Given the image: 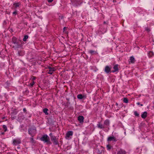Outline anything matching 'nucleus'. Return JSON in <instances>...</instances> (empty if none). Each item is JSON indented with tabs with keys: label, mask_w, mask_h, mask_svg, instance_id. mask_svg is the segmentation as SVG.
<instances>
[{
	"label": "nucleus",
	"mask_w": 154,
	"mask_h": 154,
	"mask_svg": "<svg viewBox=\"0 0 154 154\" xmlns=\"http://www.w3.org/2000/svg\"><path fill=\"white\" fill-rule=\"evenodd\" d=\"M123 102L125 103H128V100L127 98H125L123 100Z\"/></svg>",
	"instance_id": "20"
},
{
	"label": "nucleus",
	"mask_w": 154,
	"mask_h": 154,
	"mask_svg": "<svg viewBox=\"0 0 154 154\" xmlns=\"http://www.w3.org/2000/svg\"><path fill=\"white\" fill-rule=\"evenodd\" d=\"M73 134V132L72 131H68L66 134V136L67 138L69 137L70 136H72Z\"/></svg>",
	"instance_id": "10"
},
{
	"label": "nucleus",
	"mask_w": 154,
	"mask_h": 154,
	"mask_svg": "<svg viewBox=\"0 0 154 154\" xmlns=\"http://www.w3.org/2000/svg\"><path fill=\"white\" fill-rule=\"evenodd\" d=\"M34 84V82H32L30 84V85L31 86V87H32Z\"/></svg>",
	"instance_id": "28"
},
{
	"label": "nucleus",
	"mask_w": 154,
	"mask_h": 154,
	"mask_svg": "<svg viewBox=\"0 0 154 154\" xmlns=\"http://www.w3.org/2000/svg\"><path fill=\"white\" fill-rule=\"evenodd\" d=\"M28 36L27 35H25L24 36V38H23V41H26L27 39L28 38Z\"/></svg>",
	"instance_id": "23"
},
{
	"label": "nucleus",
	"mask_w": 154,
	"mask_h": 154,
	"mask_svg": "<svg viewBox=\"0 0 154 154\" xmlns=\"http://www.w3.org/2000/svg\"><path fill=\"white\" fill-rule=\"evenodd\" d=\"M129 62L132 63H134L135 62V59L134 57H131L129 59Z\"/></svg>",
	"instance_id": "12"
},
{
	"label": "nucleus",
	"mask_w": 154,
	"mask_h": 154,
	"mask_svg": "<svg viewBox=\"0 0 154 154\" xmlns=\"http://www.w3.org/2000/svg\"><path fill=\"white\" fill-rule=\"evenodd\" d=\"M89 52L91 54H92L94 52V51L93 50H90L89 51Z\"/></svg>",
	"instance_id": "27"
},
{
	"label": "nucleus",
	"mask_w": 154,
	"mask_h": 154,
	"mask_svg": "<svg viewBox=\"0 0 154 154\" xmlns=\"http://www.w3.org/2000/svg\"><path fill=\"white\" fill-rule=\"evenodd\" d=\"M48 110V109L47 108H45L43 109V112L46 115H48V113L47 112Z\"/></svg>",
	"instance_id": "19"
},
{
	"label": "nucleus",
	"mask_w": 154,
	"mask_h": 154,
	"mask_svg": "<svg viewBox=\"0 0 154 154\" xmlns=\"http://www.w3.org/2000/svg\"><path fill=\"white\" fill-rule=\"evenodd\" d=\"M148 54H149V57H152L154 55V54L153 53V52H152V51H149V52Z\"/></svg>",
	"instance_id": "18"
},
{
	"label": "nucleus",
	"mask_w": 154,
	"mask_h": 154,
	"mask_svg": "<svg viewBox=\"0 0 154 154\" xmlns=\"http://www.w3.org/2000/svg\"><path fill=\"white\" fill-rule=\"evenodd\" d=\"M21 140L19 139H17L13 140V143L14 145H16L20 143Z\"/></svg>",
	"instance_id": "3"
},
{
	"label": "nucleus",
	"mask_w": 154,
	"mask_h": 154,
	"mask_svg": "<svg viewBox=\"0 0 154 154\" xmlns=\"http://www.w3.org/2000/svg\"><path fill=\"white\" fill-rule=\"evenodd\" d=\"M109 122L108 120H106L104 122V125L105 127L109 125Z\"/></svg>",
	"instance_id": "11"
},
{
	"label": "nucleus",
	"mask_w": 154,
	"mask_h": 154,
	"mask_svg": "<svg viewBox=\"0 0 154 154\" xmlns=\"http://www.w3.org/2000/svg\"><path fill=\"white\" fill-rule=\"evenodd\" d=\"M4 134V132H2L1 133V134L2 135H3Z\"/></svg>",
	"instance_id": "32"
},
{
	"label": "nucleus",
	"mask_w": 154,
	"mask_h": 154,
	"mask_svg": "<svg viewBox=\"0 0 154 154\" xmlns=\"http://www.w3.org/2000/svg\"><path fill=\"white\" fill-rule=\"evenodd\" d=\"M51 137V139L52 141L55 145H57L58 143L57 139L56 137L53 136L52 133H50L49 134Z\"/></svg>",
	"instance_id": "1"
},
{
	"label": "nucleus",
	"mask_w": 154,
	"mask_h": 154,
	"mask_svg": "<svg viewBox=\"0 0 154 154\" xmlns=\"http://www.w3.org/2000/svg\"><path fill=\"white\" fill-rule=\"evenodd\" d=\"M97 127L100 129H103L105 128L104 125H103L100 122H98L97 125Z\"/></svg>",
	"instance_id": "7"
},
{
	"label": "nucleus",
	"mask_w": 154,
	"mask_h": 154,
	"mask_svg": "<svg viewBox=\"0 0 154 154\" xmlns=\"http://www.w3.org/2000/svg\"><path fill=\"white\" fill-rule=\"evenodd\" d=\"M145 30L148 32H149L150 31V29L147 27H146L145 28Z\"/></svg>",
	"instance_id": "26"
},
{
	"label": "nucleus",
	"mask_w": 154,
	"mask_h": 154,
	"mask_svg": "<svg viewBox=\"0 0 154 154\" xmlns=\"http://www.w3.org/2000/svg\"><path fill=\"white\" fill-rule=\"evenodd\" d=\"M35 132L36 129L35 128H30L29 129V133L30 134H32Z\"/></svg>",
	"instance_id": "4"
},
{
	"label": "nucleus",
	"mask_w": 154,
	"mask_h": 154,
	"mask_svg": "<svg viewBox=\"0 0 154 154\" xmlns=\"http://www.w3.org/2000/svg\"><path fill=\"white\" fill-rule=\"evenodd\" d=\"M105 72L107 73H109L111 71V68L108 66H106L105 68Z\"/></svg>",
	"instance_id": "8"
},
{
	"label": "nucleus",
	"mask_w": 154,
	"mask_h": 154,
	"mask_svg": "<svg viewBox=\"0 0 154 154\" xmlns=\"http://www.w3.org/2000/svg\"><path fill=\"white\" fill-rule=\"evenodd\" d=\"M141 105V106H143V105H142V104H141V105Z\"/></svg>",
	"instance_id": "35"
},
{
	"label": "nucleus",
	"mask_w": 154,
	"mask_h": 154,
	"mask_svg": "<svg viewBox=\"0 0 154 154\" xmlns=\"http://www.w3.org/2000/svg\"><path fill=\"white\" fill-rule=\"evenodd\" d=\"M153 42H154V41H153Z\"/></svg>",
	"instance_id": "37"
},
{
	"label": "nucleus",
	"mask_w": 154,
	"mask_h": 154,
	"mask_svg": "<svg viewBox=\"0 0 154 154\" xmlns=\"http://www.w3.org/2000/svg\"><path fill=\"white\" fill-rule=\"evenodd\" d=\"M17 14V12L16 11L14 12L13 13V14L15 15H16Z\"/></svg>",
	"instance_id": "29"
},
{
	"label": "nucleus",
	"mask_w": 154,
	"mask_h": 154,
	"mask_svg": "<svg viewBox=\"0 0 154 154\" xmlns=\"http://www.w3.org/2000/svg\"><path fill=\"white\" fill-rule=\"evenodd\" d=\"M107 140L108 141H117L116 138L114 136L109 137L108 138Z\"/></svg>",
	"instance_id": "5"
},
{
	"label": "nucleus",
	"mask_w": 154,
	"mask_h": 154,
	"mask_svg": "<svg viewBox=\"0 0 154 154\" xmlns=\"http://www.w3.org/2000/svg\"><path fill=\"white\" fill-rule=\"evenodd\" d=\"M84 119V117L82 116H79L78 117V120L79 121L80 123L83 122Z\"/></svg>",
	"instance_id": "9"
},
{
	"label": "nucleus",
	"mask_w": 154,
	"mask_h": 154,
	"mask_svg": "<svg viewBox=\"0 0 154 154\" xmlns=\"http://www.w3.org/2000/svg\"><path fill=\"white\" fill-rule=\"evenodd\" d=\"M55 70V69L54 68L49 67V70L48 71V73L51 74Z\"/></svg>",
	"instance_id": "6"
},
{
	"label": "nucleus",
	"mask_w": 154,
	"mask_h": 154,
	"mask_svg": "<svg viewBox=\"0 0 154 154\" xmlns=\"http://www.w3.org/2000/svg\"><path fill=\"white\" fill-rule=\"evenodd\" d=\"M113 68L114 69V70L113 71V72H116V71L118 70V65H115L114 66Z\"/></svg>",
	"instance_id": "17"
},
{
	"label": "nucleus",
	"mask_w": 154,
	"mask_h": 154,
	"mask_svg": "<svg viewBox=\"0 0 154 154\" xmlns=\"http://www.w3.org/2000/svg\"><path fill=\"white\" fill-rule=\"evenodd\" d=\"M12 40L13 42V43L16 45V46H17V43L16 42V38L15 37H13L12 38Z\"/></svg>",
	"instance_id": "16"
},
{
	"label": "nucleus",
	"mask_w": 154,
	"mask_h": 154,
	"mask_svg": "<svg viewBox=\"0 0 154 154\" xmlns=\"http://www.w3.org/2000/svg\"><path fill=\"white\" fill-rule=\"evenodd\" d=\"M137 105H139L140 104V103L139 102H138L137 103Z\"/></svg>",
	"instance_id": "33"
},
{
	"label": "nucleus",
	"mask_w": 154,
	"mask_h": 154,
	"mask_svg": "<svg viewBox=\"0 0 154 154\" xmlns=\"http://www.w3.org/2000/svg\"><path fill=\"white\" fill-rule=\"evenodd\" d=\"M107 148L108 150H110L111 148V146L109 145H107Z\"/></svg>",
	"instance_id": "24"
},
{
	"label": "nucleus",
	"mask_w": 154,
	"mask_h": 154,
	"mask_svg": "<svg viewBox=\"0 0 154 154\" xmlns=\"http://www.w3.org/2000/svg\"><path fill=\"white\" fill-rule=\"evenodd\" d=\"M66 27H64V28H63V30H65V29H66Z\"/></svg>",
	"instance_id": "34"
},
{
	"label": "nucleus",
	"mask_w": 154,
	"mask_h": 154,
	"mask_svg": "<svg viewBox=\"0 0 154 154\" xmlns=\"http://www.w3.org/2000/svg\"><path fill=\"white\" fill-rule=\"evenodd\" d=\"M23 110L24 111H26V109L25 108H24L23 109Z\"/></svg>",
	"instance_id": "31"
},
{
	"label": "nucleus",
	"mask_w": 154,
	"mask_h": 154,
	"mask_svg": "<svg viewBox=\"0 0 154 154\" xmlns=\"http://www.w3.org/2000/svg\"><path fill=\"white\" fill-rule=\"evenodd\" d=\"M48 2H52L53 0H47Z\"/></svg>",
	"instance_id": "30"
},
{
	"label": "nucleus",
	"mask_w": 154,
	"mask_h": 154,
	"mask_svg": "<svg viewBox=\"0 0 154 154\" xmlns=\"http://www.w3.org/2000/svg\"><path fill=\"white\" fill-rule=\"evenodd\" d=\"M3 128L4 129V131L5 132L7 131V128L5 125H3Z\"/></svg>",
	"instance_id": "22"
},
{
	"label": "nucleus",
	"mask_w": 154,
	"mask_h": 154,
	"mask_svg": "<svg viewBox=\"0 0 154 154\" xmlns=\"http://www.w3.org/2000/svg\"><path fill=\"white\" fill-rule=\"evenodd\" d=\"M20 4L19 3H14V5L17 8V7L19 6Z\"/></svg>",
	"instance_id": "21"
},
{
	"label": "nucleus",
	"mask_w": 154,
	"mask_h": 154,
	"mask_svg": "<svg viewBox=\"0 0 154 154\" xmlns=\"http://www.w3.org/2000/svg\"><path fill=\"white\" fill-rule=\"evenodd\" d=\"M147 113L146 112H143L141 115V117L143 118H145L147 116Z\"/></svg>",
	"instance_id": "14"
},
{
	"label": "nucleus",
	"mask_w": 154,
	"mask_h": 154,
	"mask_svg": "<svg viewBox=\"0 0 154 154\" xmlns=\"http://www.w3.org/2000/svg\"><path fill=\"white\" fill-rule=\"evenodd\" d=\"M42 141L45 143H49L50 142L49 139L48 137L46 135H43L40 139Z\"/></svg>",
	"instance_id": "2"
},
{
	"label": "nucleus",
	"mask_w": 154,
	"mask_h": 154,
	"mask_svg": "<svg viewBox=\"0 0 154 154\" xmlns=\"http://www.w3.org/2000/svg\"><path fill=\"white\" fill-rule=\"evenodd\" d=\"M134 114L136 116H139V114L137 112V111H134Z\"/></svg>",
	"instance_id": "25"
},
{
	"label": "nucleus",
	"mask_w": 154,
	"mask_h": 154,
	"mask_svg": "<svg viewBox=\"0 0 154 154\" xmlns=\"http://www.w3.org/2000/svg\"><path fill=\"white\" fill-rule=\"evenodd\" d=\"M117 154H126L125 152L123 150H120L117 152Z\"/></svg>",
	"instance_id": "15"
},
{
	"label": "nucleus",
	"mask_w": 154,
	"mask_h": 154,
	"mask_svg": "<svg viewBox=\"0 0 154 154\" xmlns=\"http://www.w3.org/2000/svg\"><path fill=\"white\" fill-rule=\"evenodd\" d=\"M77 98L80 99H82L83 98H85L86 97L85 95H83L81 94H78L77 95Z\"/></svg>",
	"instance_id": "13"
},
{
	"label": "nucleus",
	"mask_w": 154,
	"mask_h": 154,
	"mask_svg": "<svg viewBox=\"0 0 154 154\" xmlns=\"http://www.w3.org/2000/svg\"><path fill=\"white\" fill-rule=\"evenodd\" d=\"M153 10L154 11V8L153 9Z\"/></svg>",
	"instance_id": "36"
}]
</instances>
